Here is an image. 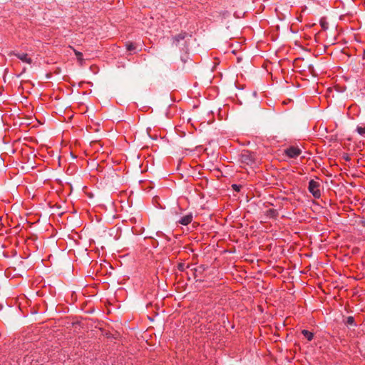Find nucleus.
Listing matches in <instances>:
<instances>
[{"label":"nucleus","mask_w":365,"mask_h":365,"mask_svg":"<svg viewBox=\"0 0 365 365\" xmlns=\"http://www.w3.org/2000/svg\"><path fill=\"white\" fill-rule=\"evenodd\" d=\"M189 267H190V265L189 264L186 265L184 262H180L178 264V269L180 272H184L185 270V269L189 268Z\"/></svg>","instance_id":"obj_13"},{"label":"nucleus","mask_w":365,"mask_h":365,"mask_svg":"<svg viewBox=\"0 0 365 365\" xmlns=\"http://www.w3.org/2000/svg\"><path fill=\"white\" fill-rule=\"evenodd\" d=\"M193 219V216L192 213H190L188 215H186L180 218V220L178 221V222L182 225H189Z\"/></svg>","instance_id":"obj_6"},{"label":"nucleus","mask_w":365,"mask_h":365,"mask_svg":"<svg viewBox=\"0 0 365 365\" xmlns=\"http://www.w3.org/2000/svg\"><path fill=\"white\" fill-rule=\"evenodd\" d=\"M239 160L242 164L252 165L255 162V157L253 153L247 150H243L240 155Z\"/></svg>","instance_id":"obj_1"},{"label":"nucleus","mask_w":365,"mask_h":365,"mask_svg":"<svg viewBox=\"0 0 365 365\" xmlns=\"http://www.w3.org/2000/svg\"><path fill=\"white\" fill-rule=\"evenodd\" d=\"M125 46L128 51H133L136 49L135 43L131 41H127Z\"/></svg>","instance_id":"obj_11"},{"label":"nucleus","mask_w":365,"mask_h":365,"mask_svg":"<svg viewBox=\"0 0 365 365\" xmlns=\"http://www.w3.org/2000/svg\"><path fill=\"white\" fill-rule=\"evenodd\" d=\"M308 190L313 197L319 199L321 197L320 183L314 180H311L309 182Z\"/></svg>","instance_id":"obj_2"},{"label":"nucleus","mask_w":365,"mask_h":365,"mask_svg":"<svg viewBox=\"0 0 365 365\" xmlns=\"http://www.w3.org/2000/svg\"><path fill=\"white\" fill-rule=\"evenodd\" d=\"M240 186L236 185V184H233L232 185V188L233 190H236V191H240Z\"/></svg>","instance_id":"obj_16"},{"label":"nucleus","mask_w":365,"mask_h":365,"mask_svg":"<svg viewBox=\"0 0 365 365\" xmlns=\"http://www.w3.org/2000/svg\"><path fill=\"white\" fill-rule=\"evenodd\" d=\"M265 215L269 218L276 219L279 215V212L275 209H269L265 212Z\"/></svg>","instance_id":"obj_7"},{"label":"nucleus","mask_w":365,"mask_h":365,"mask_svg":"<svg viewBox=\"0 0 365 365\" xmlns=\"http://www.w3.org/2000/svg\"><path fill=\"white\" fill-rule=\"evenodd\" d=\"M302 153L300 148L296 146H289L284 150V154L289 158H296Z\"/></svg>","instance_id":"obj_3"},{"label":"nucleus","mask_w":365,"mask_h":365,"mask_svg":"<svg viewBox=\"0 0 365 365\" xmlns=\"http://www.w3.org/2000/svg\"><path fill=\"white\" fill-rule=\"evenodd\" d=\"M356 130L360 135L365 137V126L358 125Z\"/></svg>","instance_id":"obj_12"},{"label":"nucleus","mask_w":365,"mask_h":365,"mask_svg":"<svg viewBox=\"0 0 365 365\" xmlns=\"http://www.w3.org/2000/svg\"><path fill=\"white\" fill-rule=\"evenodd\" d=\"M11 55L16 56L19 60H21L24 63H26L28 64H31L33 62L32 58L29 56L28 53H15V52L12 51L9 53V56H11Z\"/></svg>","instance_id":"obj_4"},{"label":"nucleus","mask_w":365,"mask_h":365,"mask_svg":"<svg viewBox=\"0 0 365 365\" xmlns=\"http://www.w3.org/2000/svg\"><path fill=\"white\" fill-rule=\"evenodd\" d=\"M187 36V34L185 31H182L180 34L175 35L173 38V43L178 46L179 45V43L180 41H183L186 36Z\"/></svg>","instance_id":"obj_5"},{"label":"nucleus","mask_w":365,"mask_h":365,"mask_svg":"<svg viewBox=\"0 0 365 365\" xmlns=\"http://www.w3.org/2000/svg\"><path fill=\"white\" fill-rule=\"evenodd\" d=\"M71 48L73 49L77 59H78V61L80 63L81 65H83V53L77 50H76L72 46H70Z\"/></svg>","instance_id":"obj_8"},{"label":"nucleus","mask_w":365,"mask_h":365,"mask_svg":"<svg viewBox=\"0 0 365 365\" xmlns=\"http://www.w3.org/2000/svg\"><path fill=\"white\" fill-rule=\"evenodd\" d=\"M346 160H350V158L346 155V157L344 158Z\"/></svg>","instance_id":"obj_17"},{"label":"nucleus","mask_w":365,"mask_h":365,"mask_svg":"<svg viewBox=\"0 0 365 365\" xmlns=\"http://www.w3.org/2000/svg\"><path fill=\"white\" fill-rule=\"evenodd\" d=\"M205 269V266H204V265H200V266H199L197 268H195V269H194V271H195V272H194V275H195V277H195V278H197V272H203Z\"/></svg>","instance_id":"obj_14"},{"label":"nucleus","mask_w":365,"mask_h":365,"mask_svg":"<svg viewBox=\"0 0 365 365\" xmlns=\"http://www.w3.org/2000/svg\"><path fill=\"white\" fill-rule=\"evenodd\" d=\"M302 334L309 341H312L313 339V338H314V333L311 332V331H308L307 329H303L302 331Z\"/></svg>","instance_id":"obj_9"},{"label":"nucleus","mask_w":365,"mask_h":365,"mask_svg":"<svg viewBox=\"0 0 365 365\" xmlns=\"http://www.w3.org/2000/svg\"><path fill=\"white\" fill-rule=\"evenodd\" d=\"M320 25L323 30H327L328 29V23L324 20L320 21Z\"/></svg>","instance_id":"obj_15"},{"label":"nucleus","mask_w":365,"mask_h":365,"mask_svg":"<svg viewBox=\"0 0 365 365\" xmlns=\"http://www.w3.org/2000/svg\"><path fill=\"white\" fill-rule=\"evenodd\" d=\"M344 324L347 326H353V327L356 326L354 318L352 316L348 317L346 318V321L344 322Z\"/></svg>","instance_id":"obj_10"}]
</instances>
